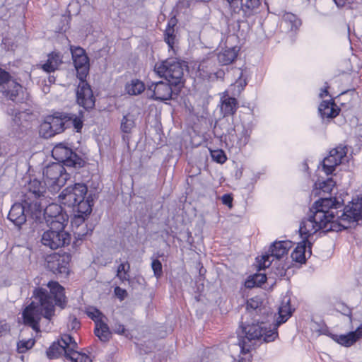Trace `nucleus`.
Listing matches in <instances>:
<instances>
[{
  "mask_svg": "<svg viewBox=\"0 0 362 362\" xmlns=\"http://www.w3.org/2000/svg\"><path fill=\"white\" fill-rule=\"evenodd\" d=\"M47 287H37L33 290V300L23 313L24 323L37 332L42 317L50 320L54 315L55 305L64 308L67 303L64 288L58 282L51 281Z\"/></svg>",
  "mask_w": 362,
  "mask_h": 362,
  "instance_id": "nucleus-1",
  "label": "nucleus"
},
{
  "mask_svg": "<svg viewBox=\"0 0 362 362\" xmlns=\"http://www.w3.org/2000/svg\"><path fill=\"white\" fill-rule=\"evenodd\" d=\"M335 205L336 202L332 198H322L316 201L310 209L308 217L300 223V235L308 237L320 230L334 231L332 218H334Z\"/></svg>",
  "mask_w": 362,
  "mask_h": 362,
  "instance_id": "nucleus-2",
  "label": "nucleus"
},
{
  "mask_svg": "<svg viewBox=\"0 0 362 362\" xmlns=\"http://www.w3.org/2000/svg\"><path fill=\"white\" fill-rule=\"evenodd\" d=\"M264 317L254 316V322L246 326L242 325L243 333L245 334L242 340H240L239 345L243 353L250 351L251 345L249 343L255 344L256 341L270 342L273 341L277 337L276 328L268 329Z\"/></svg>",
  "mask_w": 362,
  "mask_h": 362,
  "instance_id": "nucleus-3",
  "label": "nucleus"
},
{
  "mask_svg": "<svg viewBox=\"0 0 362 362\" xmlns=\"http://www.w3.org/2000/svg\"><path fill=\"white\" fill-rule=\"evenodd\" d=\"M335 200L334 215L332 218L334 231H341L344 229L355 227L362 222V197L356 201H352L346 205L342 211H337L339 202Z\"/></svg>",
  "mask_w": 362,
  "mask_h": 362,
  "instance_id": "nucleus-4",
  "label": "nucleus"
},
{
  "mask_svg": "<svg viewBox=\"0 0 362 362\" xmlns=\"http://www.w3.org/2000/svg\"><path fill=\"white\" fill-rule=\"evenodd\" d=\"M88 192V187L83 183H76L66 187L59 195L62 203L73 209H78L81 212L92 211L93 199L91 195H88L85 199Z\"/></svg>",
  "mask_w": 362,
  "mask_h": 362,
  "instance_id": "nucleus-5",
  "label": "nucleus"
},
{
  "mask_svg": "<svg viewBox=\"0 0 362 362\" xmlns=\"http://www.w3.org/2000/svg\"><path fill=\"white\" fill-rule=\"evenodd\" d=\"M66 226L59 223L56 226H47L49 229L45 230L41 235L42 245L53 250L69 245L71 235L64 230Z\"/></svg>",
  "mask_w": 362,
  "mask_h": 362,
  "instance_id": "nucleus-6",
  "label": "nucleus"
},
{
  "mask_svg": "<svg viewBox=\"0 0 362 362\" xmlns=\"http://www.w3.org/2000/svg\"><path fill=\"white\" fill-rule=\"evenodd\" d=\"M184 65L175 59H168L156 64L154 71L175 87L183 84Z\"/></svg>",
  "mask_w": 362,
  "mask_h": 362,
  "instance_id": "nucleus-7",
  "label": "nucleus"
},
{
  "mask_svg": "<svg viewBox=\"0 0 362 362\" xmlns=\"http://www.w3.org/2000/svg\"><path fill=\"white\" fill-rule=\"evenodd\" d=\"M43 177L47 188L52 194H55L62 187L69 178L63 165L52 163L43 170Z\"/></svg>",
  "mask_w": 362,
  "mask_h": 362,
  "instance_id": "nucleus-8",
  "label": "nucleus"
},
{
  "mask_svg": "<svg viewBox=\"0 0 362 362\" xmlns=\"http://www.w3.org/2000/svg\"><path fill=\"white\" fill-rule=\"evenodd\" d=\"M52 155L57 163L67 167L81 168L84 163L83 159L63 144L56 145L52 151Z\"/></svg>",
  "mask_w": 362,
  "mask_h": 362,
  "instance_id": "nucleus-9",
  "label": "nucleus"
},
{
  "mask_svg": "<svg viewBox=\"0 0 362 362\" xmlns=\"http://www.w3.org/2000/svg\"><path fill=\"white\" fill-rule=\"evenodd\" d=\"M180 87H175L169 82H155L148 86L147 91L150 92L149 97L156 100H167L173 98V95H177Z\"/></svg>",
  "mask_w": 362,
  "mask_h": 362,
  "instance_id": "nucleus-10",
  "label": "nucleus"
},
{
  "mask_svg": "<svg viewBox=\"0 0 362 362\" xmlns=\"http://www.w3.org/2000/svg\"><path fill=\"white\" fill-rule=\"evenodd\" d=\"M70 261L71 256L69 254L54 252L46 257L45 267L56 274H67Z\"/></svg>",
  "mask_w": 362,
  "mask_h": 362,
  "instance_id": "nucleus-11",
  "label": "nucleus"
},
{
  "mask_svg": "<svg viewBox=\"0 0 362 362\" xmlns=\"http://www.w3.org/2000/svg\"><path fill=\"white\" fill-rule=\"evenodd\" d=\"M291 247V242L290 241H279L275 242L271 245L268 254L263 255L261 259L258 260L259 269H264L269 267L272 264L270 257H275L280 259L287 255L289 249Z\"/></svg>",
  "mask_w": 362,
  "mask_h": 362,
  "instance_id": "nucleus-12",
  "label": "nucleus"
},
{
  "mask_svg": "<svg viewBox=\"0 0 362 362\" xmlns=\"http://www.w3.org/2000/svg\"><path fill=\"white\" fill-rule=\"evenodd\" d=\"M43 220L45 221L47 226L67 225L68 216L63 213L61 206L57 204L52 203L45 204L43 214Z\"/></svg>",
  "mask_w": 362,
  "mask_h": 362,
  "instance_id": "nucleus-13",
  "label": "nucleus"
},
{
  "mask_svg": "<svg viewBox=\"0 0 362 362\" xmlns=\"http://www.w3.org/2000/svg\"><path fill=\"white\" fill-rule=\"evenodd\" d=\"M76 94L77 103L85 110H89L95 107V98L90 86L85 79L80 80Z\"/></svg>",
  "mask_w": 362,
  "mask_h": 362,
  "instance_id": "nucleus-14",
  "label": "nucleus"
},
{
  "mask_svg": "<svg viewBox=\"0 0 362 362\" xmlns=\"http://www.w3.org/2000/svg\"><path fill=\"white\" fill-rule=\"evenodd\" d=\"M63 115H66V113H57L54 116L49 117L42 124L41 130L45 131V136L51 137L64 131L66 118Z\"/></svg>",
  "mask_w": 362,
  "mask_h": 362,
  "instance_id": "nucleus-15",
  "label": "nucleus"
},
{
  "mask_svg": "<svg viewBox=\"0 0 362 362\" xmlns=\"http://www.w3.org/2000/svg\"><path fill=\"white\" fill-rule=\"evenodd\" d=\"M346 153V147L342 146H337L329 151V156L322 161V167L327 175L332 174L334 171L335 168L341 163Z\"/></svg>",
  "mask_w": 362,
  "mask_h": 362,
  "instance_id": "nucleus-16",
  "label": "nucleus"
},
{
  "mask_svg": "<svg viewBox=\"0 0 362 362\" xmlns=\"http://www.w3.org/2000/svg\"><path fill=\"white\" fill-rule=\"evenodd\" d=\"M45 202V199H32L31 197H28V199L24 201L27 214H30L31 218L36 223H43Z\"/></svg>",
  "mask_w": 362,
  "mask_h": 362,
  "instance_id": "nucleus-17",
  "label": "nucleus"
},
{
  "mask_svg": "<svg viewBox=\"0 0 362 362\" xmlns=\"http://www.w3.org/2000/svg\"><path fill=\"white\" fill-rule=\"evenodd\" d=\"M25 203H15L11 208L8 218L16 226L20 227L25 223L27 214H25Z\"/></svg>",
  "mask_w": 362,
  "mask_h": 362,
  "instance_id": "nucleus-18",
  "label": "nucleus"
},
{
  "mask_svg": "<svg viewBox=\"0 0 362 362\" xmlns=\"http://www.w3.org/2000/svg\"><path fill=\"white\" fill-rule=\"evenodd\" d=\"M262 303L258 298H250L247 301L246 310L249 315L256 316L257 317H269V314L272 315L269 309L262 306Z\"/></svg>",
  "mask_w": 362,
  "mask_h": 362,
  "instance_id": "nucleus-19",
  "label": "nucleus"
},
{
  "mask_svg": "<svg viewBox=\"0 0 362 362\" xmlns=\"http://www.w3.org/2000/svg\"><path fill=\"white\" fill-rule=\"evenodd\" d=\"M238 108L237 100L229 96L227 92L223 93L221 98V110L223 117L233 115Z\"/></svg>",
  "mask_w": 362,
  "mask_h": 362,
  "instance_id": "nucleus-20",
  "label": "nucleus"
},
{
  "mask_svg": "<svg viewBox=\"0 0 362 362\" xmlns=\"http://www.w3.org/2000/svg\"><path fill=\"white\" fill-rule=\"evenodd\" d=\"M362 337V327H359L354 332H350L347 334L332 335V339L341 345L350 346L358 339Z\"/></svg>",
  "mask_w": 362,
  "mask_h": 362,
  "instance_id": "nucleus-21",
  "label": "nucleus"
},
{
  "mask_svg": "<svg viewBox=\"0 0 362 362\" xmlns=\"http://www.w3.org/2000/svg\"><path fill=\"white\" fill-rule=\"evenodd\" d=\"M47 185L42 184L40 180L34 179L28 183V197L32 199H45Z\"/></svg>",
  "mask_w": 362,
  "mask_h": 362,
  "instance_id": "nucleus-22",
  "label": "nucleus"
},
{
  "mask_svg": "<svg viewBox=\"0 0 362 362\" xmlns=\"http://www.w3.org/2000/svg\"><path fill=\"white\" fill-rule=\"evenodd\" d=\"M339 111L340 109L332 100L329 101L324 100L319 106V112L322 117H336L339 115Z\"/></svg>",
  "mask_w": 362,
  "mask_h": 362,
  "instance_id": "nucleus-23",
  "label": "nucleus"
},
{
  "mask_svg": "<svg viewBox=\"0 0 362 362\" xmlns=\"http://www.w3.org/2000/svg\"><path fill=\"white\" fill-rule=\"evenodd\" d=\"M73 62L77 71V77L79 80L86 79L89 70V59L87 55L81 56Z\"/></svg>",
  "mask_w": 362,
  "mask_h": 362,
  "instance_id": "nucleus-24",
  "label": "nucleus"
},
{
  "mask_svg": "<svg viewBox=\"0 0 362 362\" xmlns=\"http://www.w3.org/2000/svg\"><path fill=\"white\" fill-rule=\"evenodd\" d=\"M62 63L60 54L53 52L48 55L47 62L42 65V69L47 72H52L57 70Z\"/></svg>",
  "mask_w": 362,
  "mask_h": 362,
  "instance_id": "nucleus-25",
  "label": "nucleus"
},
{
  "mask_svg": "<svg viewBox=\"0 0 362 362\" xmlns=\"http://www.w3.org/2000/svg\"><path fill=\"white\" fill-rule=\"evenodd\" d=\"M94 332L100 340L104 342L109 341L112 334L108 325L102 320L95 322Z\"/></svg>",
  "mask_w": 362,
  "mask_h": 362,
  "instance_id": "nucleus-26",
  "label": "nucleus"
},
{
  "mask_svg": "<svg viewBox=\"0 0 362 362\" xmlns=\"http://www.w3.org/2000/svg\"><path fill=\"white\" fill-rule=\"evenodd\" d=\"M176 23V19L175 18H172L168 22V27L164 34L165 41L171 49H173L174 45L176 42V35H175L174 29Z\"/></svg>",
  "mask_w": 362,
  "mask_h": 362,
  "instance_id": "nucleus-27",
  "label": "nucleus"
},
{
  "mask_svg": "<svg viewBox=\"0 0 362 362\" xmlns=\"http://www.w3.org/2000/svg\"><path fill=\"white\" fill-rule=\"evenodd\" d=\"M238 50L236 47L228 48L218 54V60L222 65H228L232 63L237 57Z\"/></svg>",
  "mask_w": 362,
  "mask_h": 362,
  "instance_id": "nucleus-28",
  "label": "nucleus"
},
{
  "mask_svg": "<svg viewBox=\"0 0 362 362\" xmlns=\"http://www.w3.org/2000/svg\"><path fill=\"white\" fill-rule=\"evenodd\" d=\"M260 5V0H240V9L247 16L252 15Z\"/></svg>",
  "mask_w": 362,
  "mask_h": 362,
  "instance_id": "nucleus-29",
  "label": "nucleus"
},
{
  "mask_svg": "<svg viewBox=\"0 0 362 362\" xmlns=\"http://www.w3.org/2000/svg\"><path fill=\"white\" fill-rule=\"evenodd\" d=\"M80 211L81 210H78V209H74V212L75 214L73 218L71 219V227L73 230L78 228L79 226L87 225L85 223V221L90 214L91 211L83 213Z\"/></svg>",
  "mask_w": 362,
  "mask_h": 362,
  "instance_id": "nucleus-30",
  "label": "nucleus"
},
{
  "mask_svg": "<svg viewBox=\"0 0 362 362\" xmlns=\"http://www.w3.org/2000/svg\"><path fill=\"white\" fill-rule=\"evenodd\" d=\"M125 90L129 95H136L145 90V86L142 81L135 79L126 85Z\"/></svg>",
  "mask_w": 362,
  "mask_h": 362,
  "instance_id": "nucleus-31",
  "label": "nucleus"
},
{
  "mask_svg": "<svg viewBox=\"0 0 362 362\" xmlns=\"http://www.w3.org/2000/svg\"><path fill=\"white\" fill-rule=\"evenodd\" d=\"M291 313L292 310L289 300L286 303H282L281 305L279 308V317L276 320V326H279L281 323L285 322L291 315Z\"/></svg>",
  "mask_w": 362,
  "mask_h": 362,
  "instance_id": "nucleus-32",
  "label": "nucleus"
},
{
  "mask_svg": "<svg viewBox=\"0 0 362 362\" xmlns=\"http://www.w3.org/2000/svg\"><path fill=\"white\" fill-rule=\"evenodd\" d=\"M306 243L303 241L298 244L291 253L293 260L296 262L303 263L305 261Z\"/></svg>",
  "mask_w": 362,
  "mask_h": 362,
  "instance_id": "nucleus-33",
  "label": "nucleus"
},
{
  "mask_svg": "<svg viewBox=\"0 0 362 362\" xmlns=\"http://www.w3.org/2000/svg\"><path fill=\"white\" fill-rule=\"evenodd\" d=\"M68 350L64 348L60 341L54 342L47 351V356L49 358H57L63 354L66 356V351Z\"/></svg>",
  "mask_w": 362,
  "mask_h": 362,
  "instance_id": "nucleus-34",
  "label": "nucleus"
},
{
  "mask_svg": "<svg viewBox=\"0 0 362 362\" xmlns=\"http://www.w3.org/2000/svg\"><path fill=\"white\" fill-rule=\"evenodd\" d=\"M63 116L66 118V124H71L78 132H80L83 127V112L81 111L78 116L69 113H66V115Z\"/></svg>",
  "mask_w": 362,
  "mask_h": 362,
  "instance_id": "nucleus-35",
  "label": "nucleus"
},
{
  "mask_svg": "<svg viewBox=\"0 0 362 362\" xmlns=\"http://www.w3.org/2000/svg\"><path fill=\"white\" fill-rule=\"evenodd\" d=\"M267 280V276L263 274H256L245 281V286L248 288H253L255 286H261Z\"/></svg>",
  "mask_w": 362,
  "mask_h": 362,
  "instance_id": "nucleus-36",
  "label": "nucleus"
},
{
  "mask_svg": "<svg viewBox=\"0 0 362 362\" xmlns=\"http://www.w3.org/2000/svg\"><path fill=\"white\" fill-rule=\"evenodd\" d=\"M69 351V350L66 351V358L72 362H91L90 358L85 354L78 351Z\"/></svg>",
  "mask_w": 362,
  "mask_h": 362,
  "instance_id": "nucleus-37",
  "label": "nucleus"
},
{
  "mask_svg": "<svg viewBox=\"0 0 362 362\" xmlns=\"http://www.w3.org/2000/svg\"><path fill=\"white\" fill-rule=\"evenodd\" d=\"M134 116L127 114L123 117L121 121L120 128L124 133H130L132 129L134 127Z\"/></svg>",
  "mask_w": 362,
  "mask_h": 362,
  "instance_id": "nucleus-38",
  "label": "nucleus"
},
{
  "mask_svg": "<svg viewBox=\"0 0 362 362\" xmlns=\"http://www.w3.org/2000/svg\"><path fill=\"white\" fill-rule=\"evenodd\" d=\"M92 228H88V225H83L82 226H79L78 228L73 230L75 241H74V245H76L78 240H82L85 236L92 232Z\"/></svg>",
  "mask_w": 362,
  "mask_h": 362,
  "instance_id": "nucleus-39",
  "label": "nucleus"
},
{
  "mask_svg": "<svg viewBox=\"0 0 362 362\" xmlns=\"http://www.w3.org/2000/svg\"><path fill=\"white\" fill-rule=\"evenodd\" d=\"M130 269L129 262L122 263L119 265L117 271V276L122 281L128 280V272Z\"/></svg>",
  "mask_w": 362,
  "mask_h": 362,
  "instance_id": "nucleus-40",
  "label": "nucleus"
},
{
  "mask_svg": "<svg viewBox=\"0 0 362 362\" xmlns=\"http://www.w3.org/2000/svg\"><path fill=\"white\" fill-rule=\"evenodd\" d=\"M35 344L34 339L22 340L18 343V351L19 353H25L31 349Z\"/></svg>",
  "mask_w": 362,
  "mask_h": 362,
  "instance_id": "nucleus-41",
  "label": "nucleus"
},
{
  "mask_svg": "<svg viewBox=\"0 0 362 362\" xmlns=\"http://www.w3.org/2000/svg\"><path fill=\"white\" fill-rule=\"evenodd\" d=\"M211 156L214 160L221 164L224 163L227 159L224 151L219 149L211 151Z\"/></svg>",
  "mask_w": 362,
  "mask_h": 362,
  "instance_id": "nucleus-42",
  "label": "nucleus"
},
{
  "mask_svg": "<svg viewBox=\"0 0 362 362\" xmlns=\"http://www.w3.org/2000/svg\"><path fill=\"white\" fill-rule=\"evenodd\" d=\"M11 86H13V89L7 90V96L11 100H15L16 98L18 95L19 90H21V86L14 81H11Z\"/></svg>",
  "mask_w": 362,
  "mask_h": 362,
  "instance_id": "nucleus-43",
  "label": "nucleus"
},
{
  "mask_svg": "<svg viewBox=\"0 0 362 362\" xmlns=\"http://www.w3.org/2000/svg\"><path fill=\"white\" fill-rule=\"evenodd\" d=\"M284 21L286 23L290 22L291 24V29H297L301 24L300 21L297 18L295 15L293 14H287L284 17Z\"/></svg>",
  "mask_w": 362,
  "mask_h": 362,
  "instance_id": "nucleus-44",
  "label": "nucleus"
},
{
  "mask_svg": "<svg viewBox=\"0 0 362 362\" xmlns=\"http://www.w3.org/2000/svg\"><path fill=\"white\" fill-rule=\"evenodd\" d=\"M151 268L156 278H160L162 276V264L160 260L153 259L151 262Z\"/></svg>",
  "mask_w": 362,
  "mask_h": 362,
  "instance_id": "nucleus-45",
  "label": "nucleus"
},
{
  "mask_svg": "<svg viewBox=\"0 0 362 362\" xmlns=\"http://www.w3.org/2000/svg\"><path fill=\"white\" fill-rule=\"evenodd\" d=\"M334 182L332 179H327L325 181H323L322 182L320 183V188L324 192H331L332 190V187H334Z\"/></svg>",
  "mask_w": 362,
  "mask_h": 362,
  "instance_id": "nucleus-46",
  "label": "nucleus"
},
{
  "mask_svg": "<svg viewBox=\"0 0 362 362\" xmlns=\"http://www.w3.org/2000/svg\"><path fill=\"white\" fill-rule=\"evenodd\" d=\"M71 52L73 60L81 57V56L86 55L85 50L80 47H71Z\"/></svg>",
  "mask_w": 362,
  "mask_h": 362,
  "instance_id": "nucleus-47",
  "label": "nucleus"
},
{
  "mask_svg": "<svg viewBox=\"0 0 362 362\" xmlns=\"http://www.w3.org/2000/svg\"><path fill=\"white\" fill-rule=\"evenodd\" d=\"M74 340V339L72 337H71L70 335L66 334L62 337V340L60 342L62 344V346H64V348H65V349H69L70 344H71V342Z\"/></svg>",
  "mask_w": 362,
  "mask_h": 362,
  "instance_id": "nucleus-48",
  "label": "nucleus"
},
{
  "mask_svg": "<svg viewBox=\"0 0 362 362\" xmlns=\"http://www.w3.org/2000/svg\"><path fill=\"white\" fill-rule=\"evenodd\" d=\"M10 78V74L4 69L0 68V84H4L9 82Z\"/></svg>",
  "mask_w": 362,
  "mask_h": 362,
  "instance_id": "nucleus-49",
  "label": "nucleus"
},
{
  "mask_svg": "<svg viewBox=\"0 0 362 362\" xmlns=\"http://www.w3.org/2000/svg\"><path fill=\"white\" fill-rule=\"evenodd\" d=\"M112 329L115 333L126 335V329L124 328V326L119 322H115L112 326Z\"/></svg>",
  "mask_w": 362,
  "mask_h": 362,
  "instance_id": "nucleus-50",
  "label": "nucleus"
},
{
  "mask_svg": "<svg viewBox=\"0 0 362 362\" xmlns=\"http://www.w3.org/2000/svg\"><path fill=\"white\" fill-rule=\"evenodd\" d=\"M115 293L116 296L120 299V300H124L127 296V291L125 289H123V288L119 287V286H117L115 288Z\"/></svg>",
  "mask_w": 362,
  "mask_h": 362,
  "instance_id": "nucleus-51",
  "label": "nucleus"
},
{
  "mask_svg": "<svg viewBox=\"0 0 362 362\" xmlns=\"http://www.w3.org/2000/svg\"><path fill=\"white\" fill-rule=\"evenodd\" d=\"M286 269L284 266H281V264L278 265L274 269V274L276 275V276L281 278L286 275Z\"/></svg>",
  "mask_w": 362,
  "mask_h": 362,
  "instance_id": "nucleus-52",
  "label": "nucleus"
},
{
  "mask_svg": "<svg viewBox=\"0 0 362 362\" xmlns=\"http://www.w3.org/2000/svg\"><path fill=\"white\" fill-rule=\"evenodd\" d=\"M221 199L223 204L229 206L230 208L232 207L233 197L230 194H224Z\"/></svg>",
  "mask_w": 362,
  "mask_h": 362,
  "instance_id": "nucleus-53",
  "label": "nucleus"
},
{
  "mask_svg": "<svg viewBox=\"0 0 362 362\" xmlns=\"http://www.w3.org/2000/svg\"><path fill=\"white\" fill-rule=\"evenodd\" d=\"M24 115H25L24 112H16L15 115H14V117L13 118V122L17 126H20L22 124L21 123V118Z\"/></svg>",
  "mask_w": 362,
  "mask_h": 362,
  "instance_id": "nucleus-54",
  "label": "nucleus"
},
{
  "mask_svg": "<svg viewBox=\"0 0 362 362\" xmlns=\"http://www.w3.org/2000/svg\"><path fill=\"white\" fill-rule=\"evenodd\" d=\"M88 315L91 319L95 320L102 313L98 310H95L94 313H88Z\"/></svg>",
  "mask_w": 362,
  "mask_h": 362,
  "instance_id": "nucleus-55",
  "label": "nucleus"
},
{
  "mask_svg": "<svg viewBox=\"0 0 362 362\" xmlns=\"http://www.w3.org/2000/svg\"><path fill=\"white\" fill-rule=\"evenodd\" d=\"M229 4L230 6L233 8L234 10L238 8L239 1L240 0H226Z\"/></svg>",
  "mask_w": 362,
  "mask_h": 362,
  "instance_id": "nucleus-56",
  "label": "nucleus"
},
{
  "mask_svg": "<svg viewBox=\"0 0 362 362\" xmlns=\"http://www.w3.org/2000/svg\"><path fill=\"white\" fill-rule=\"evenodd\" d=\"M80 323L76 317H74L71 322L72 329H78Z\"/></svg>",
  "mask_w": 362,
  "mask_h": 362,
  "instance_id": "nucleus-57",
  "label": "nucleus"
},
{
  "mask_svg": "<svg viewBox=\"0 0 362 362\" xmlns=\"http://www.w3.org/2000/svg\"><path fill=\"white\" fill-rule=\"evenodd\" d=\"M77 346H78L77 343L75 341V340H74L71 342V344H70L69 351V352L76 351L75 349L77 348Z\"/></svg>",
  "mask_w": 362,
  "mask_h": 362,
  "instance_id": "nucleus-58",
  "label": "nucleus"
},
{
  "mask_svg": "<svg viewBox=\"0 0 362 362\" xmlns=\"http://www.w3.org/2000/svg\"><path fill=\"white\" fill-rule=\"evenodd\" d=\"M328 88H329V86H325V89L322 90V93H320V98H323L325 95H328Z\"/></svg>",
  "mask_w": 362,
  "mask_h": 362,
  "instance_id": "nucleus-59",
  "label": "nucleus"
},
{
  "mask_svg": "<svg viewBox=\"0 0 362 362\" xmlns=\"http://www.w3.org/2000/svg\"><path fill=\"white\" fill-rule=\"evenodd\" d=\"M338 6H343L345 4L344 0H334Z\"/></svg>",
  "mask_w": 362,
  "mask_h": 362,
  "instance_id": "nucleus-60",
  "label": "nucleus"
},
{
  "mask_svg": "<svg viewBox=\"0 0 362 362\" xmlns=\"http://www.w3.org/2000/svg\"><path fill=\"white\" fill-rule=\"evenodd\" d=\"M49 81H54V78L53 76H49Z\"/></svg>",
  "mask_w": 362,
  "mask_h": 362,
  "instance_id": "nucleus-61",
  "label": "nucleus"
}]
</instances>
